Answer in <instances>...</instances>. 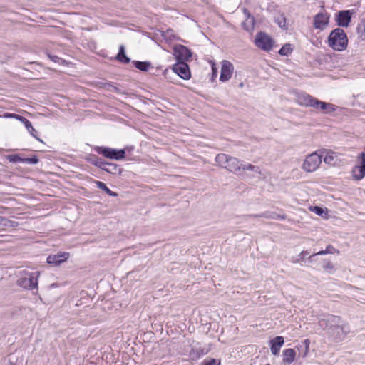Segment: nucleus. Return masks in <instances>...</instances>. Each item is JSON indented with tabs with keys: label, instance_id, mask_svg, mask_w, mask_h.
I'll list each match as a JSON object with an SVG mask.
<instances>
[{
	"label": "nucleus",
	"instance_id": "1",
	"mask_svg": "<svg viewBox=\"0 0 365 365\" xmlns=\"http://www.w3.org/2000/svg\"><path fill=\"white\" fill-rule=\"evenodd\" d=\"M318 324L321 328L327 330L329 337L336 342L344 340L350 332L348 323L338 316L328 315L326 318L319 319Z\"/></svg>",
	"mask_w": 365,
	"mask_h": 365
},
{
	"label": "nucleus",
	"instance_id": "2",
	"mask_svg": "<svg viewBox=\"0 0 365 365\" xmlns=\"http://www.w3.org/2000/svg\"><path fill=\"white\" fill-rule=\"evenodd\" d=\"M297 103L303 106L312 107L316 110H322L326 114H330L335 110L333 104L321 101L305 93L297 96Z\"/></svg>",
	"mask_w": 365,
	"mask_h": 365
},
{
	"label": "nucleus",
	"instance_id": "3",
	"mask_svg": "<svg viewBox=\"0 0 365 365\" xmlns=\"http://www.w3.org/2000/svg\"><path fill=\"white\" fill-rule=\"evenodd\" d=\"M216 163L222 168L235 174H241L242 162L237 158L225 153L217 155Z\"/></svg>",
	"mask_w": 365,
	"mask_h": 365
},
{
	"label": "nucleus",
	"instance_id": "4",
	"mask_svg": "<svg viewBox=\"0 0 365 365\" xmlns=\"http://www.w3.org/2000/svg\"><path fill=\"white\" fill-rule=\"evenodd\" d=\"M346 34L341 29L332 31L329 36V44L334 50L343 51L347 46Z\"/></svg>",
	"mask_w": 365,
	"mask_h": 365
},
{
	"label": "nucleus",
	"instance_id": "5",
	"mask_svg": "<svg viewBox=\"0 0 365 365\" xmlns=\"http://www.w3.org/2000/svg\"><path fill=\"white\" fill-rule=\"evenodd\" d=\"M254 43L258 48L267 52L272 51L275 46L274 40L264 31L256 34Z\"/></svg>",
	"mask_w": 365,
	"mask_h": 365
},
{
	"label": "nucleus",
	"instance_id": "6",
	"mask_svg": "<svg viewBox=\"0 0 365 365\" xmlns=\"http://www.w3.org/2000/svg\"><path fill=\"white\" fill-rule=\"evenodd\" d=\"M322 157L323 155L317 152L312 153L307 155L302 164V169L307 173L317 170L322 163Z\"/></svg>",
	"mask_w": 365,
	"mask_h": 365
},
{
	"label": "nucleus",
	"instance_id": "7",
	"mask_svg": "<svg viewBox=\"0 0 365 365\" xmlns=\"http://www.w3.org/2000/svg\"><path fill=\"white\" fill-rule=\"evenodd\" d=\"M40 276V272L34 271L32 272H24V289L35 290L34 294L38 292V279Z\"/></svg>",
	"mask_w": 365,
	"mask_h": 365
},
{
	"label": "nucleus",
	"instance_id": "8",
	"mask_svg": "<svg viewBox=\"0 0 365 365\" xmlns=\"http://www.w3.org/2000/svg\"><path fill=\"white\" fill-rule=\"evenodd\" d=\"M96 151L104 157L110 159L120 160L125 158L124 150H115L110 148L98 147Z\"/></svg>",
	"mask_w": 365,
	"mask_h": 365
},
{
	"label": "nucleus",
	"instance_id": "9",
	"mask_svg": "<svg viewBox=\"0 0 365 365\" xmlns=\"http://www.w3.org/2000/svg\"><path fill=\"white\" fill-rule=\"evenodd\" d=\"M321 155H323L324 162L331 166H339L341 163L340 153L334 152L331 150H319Z\"/></svg>",
	"mask_w": 365,
	"mask_h": 365
},
{
	"label": "nucleus",
	"instance_id": "10",
	"mask_svg": "<svg viewBox=\"0 0 365 365\" xmlns=\"http://www.w3.org/2000/svg\"><path fill=\"white\" fill-rule=\"evenodd\" d=\"M41 66L36 62H28L24 64V78H39Z\"/></svg>",
	"mask_w": 365,
	"mask_h": 365
},
{
	"label": "nucleus",
	"instance_id": "11",
	"mask_svg": "<svg viewBox=\"0 0 365 365\" xmlns=\"http://www.w3.org/2000/svg\"><path fill=\"white\" fill-rule=\"evenodd\" d=\"M173 54L177 62L182 61L186 63L192 56L190 50L183 45H176L173 48Z\"/></svg>",
	"mask_w": 365,
	"mask_h": 365
},
{
	"label": "nucleus",
	"instance_id": "12",
	"mask_svg": "<svg viewBox=\"0 0 365 365\" xmlns=\"http://www.w3.org/2000/svg\"><path fill=\"white\" fill-rule=\"evenodd\" d=\"M359 165H356L353 170V177L356 180H361L365 176V153H361L358 157Z\"/></svg>",
	"mask_w": 365,
	"mask_h": 365
},
{
	"label": "nucleus",
	"instance_id": "13",
	"mask_svg": "<svg viewBox=\"0 0 365 365\" xmlns=\"http://www.w3.org/2000/svg\"><path fill=\"white\" fill-rule=\"evenodd\" d=\"M173 71L182 79L190 78L191 73L188 65L185 62L179 61L173 67Z\"/></svg>",
	"mask_w": 365,
	"mask_h": 365
},
{
	"label": "nucleus",
	"instance_id": "14",
	"mask_svg": "<svg viewBox=\"0 0 365 365\" xmlns=\"http://www.w3.org/2000/svg\"><path fill=\"white\" fill-rule=\"evenodd\" d=\"M233 70L234 66L231 62L227 60L222 61L220 81L222 82L229 81L232 77Z\"/></svg>",
	"mask_w": 365,
	"mask_h": 365
},
{
	"label": "nucleus",
	"instance_id": "15",
	"mask_svg": "<svg viewBox=\"0 0 365 365\" xmlns=\"http://www.w3.org/2000/svg\"><path fill=\"white\" fill-rule=\"evenodd\" d=\"M68 252H59L56 255H50L47 257V263L53 266H58L69 258Z\"/></svg>",
	"mask_w": 365,
	"mask_h": 365
},
{
	"label": "nucleus",
	"instance_id": "16",
	"mask_svg": "<svg viewBox=\"0 0 365 365\" xmlns=\"http://www.w3.org/2000/svg\"><path fill=\"white\" fill-rule=\"evenodd\" d=\"M284 343V337L276 336L270 341L271 344V352L273 355L277 356L279 354L281 347Z\"/></svg>",
	"mask_w": 365,
	"mask_h": 365
},
{
	"label": "nucleus",
	"instance_id": "17",
	"mask_svg": "<svg viewBox=\"0 0 365 365\" xmlns=\"http://www.w3.org/2000/svg\"><path fill=\"white\" fill-rule=\"evenodd\" d=\"M282 354L284 363L290 364L295 360L296 351L293 349H284Z\"/></svg>",
	"mask_w": 365,
	"mask_h": 365
},
{
	"label": "nucleus",
	"instance_id": "18",
	"mask_svg": "<svg viewBox=\"0 0 365 365\" xmlns=\"http://www.w3.org/2000/svg\"><path fill=\"white\" fill-rule=\"evenodd\" d=\"M101 166L104 167L103 170L111 173V174H118L120 175L122 170L121 168L116 164L112 163L106 162V164L101 165Z\"/></svg>",
	"mask_w": 365,
	"mask_h": 365
},
{
	"label": "nucleus",
	"instance_id": "19",
	"mask_svg": "<svg viewBox=\"0 0 365 365\" xmlns=\"http://www.w3.org/2000/svg\"><path fill=\"white\" fill-rule=\"evenodd\" d=\"M352 14L349 10L340 11L336 20L337 23H349Z\"/></svg>",
	"mask_w": 365,
	"mask_h": 365
},
{
	"label": "nucleus",
	"instance_id": "20",
	"mask_svg": "<svg viewBox=\"0 0 365 365\" xmlns=\"http://www.w3.org/2000/svg\"><path fill=\"white\" fill-rule=\"evenodd\" d=\"M24 127L26 128L28 132L34 137L36 140L40 142H43L39 138L37 137V131L34 128L31 122L24 118Z\"/></svg>",
	"mask_w": 365,
	"mask_h": 365
},
{
	"label": "nucleus",
	"instance_id": "21",
	"mask_svg": "<svg viewBox=\"0 0 365 365\" xmlns=\"http://www.w3.org/2000/svg\"><path fill=\"white\" fill-rule=\"evenodd\" d=\"M117 58L119 61L125 63H128L130 62V58L125 55V47L123 45L120 46Z\"/></svg>",
	"mask_w": 365,
	"mask_h": 365
},
{
	"label": "nucleus",
	"instance_id": "22",
	"mask_svg": "<svg viewBox=\"0 0 365 365\" xmlns=\"http://www.w3.org/2000/svg\"><path fill=\"white\" fill-rule=\"evenodd\" d=\"M245 170H251V171L255 172V173L261 174V170L259 167L255 166L250 163H242L241 173Z\"/></svg>",
	"mask_w": 365,
	"mask_h": 365
},
{
	"label": "nucleus",
	"instance_id": "23",
	"mask_svg": "<svg viewBox=\"0 0 365 365\" xmlns=\"http://www.w3.org/2000/svg\"><path fill=\"white\" fill-rule=\"evenodd\" d=\"M96 184L97 185V187H98L99 189L105 191L108 195L110 196H113V197H115L117 196V193L115 192H113L111 191L107 186L103 182H101V181H96Z\"/></svg>",
	"mask_w": 365,
	"mask_h": 365
},
{
	"label": "nucleus",
	"instance_id": "24",
	"mask_svg": "<svg viewBox=\"0 0 365 365\" xmlns=\"http://www.w3.org/2000/svg\"><path fill=\"white\" fill-rule=\"evenodd\" d=\"M135 66L143 71H147L150 67L151 64L148 61H135Z\"/></svg>",
	"mask_w": 365,
	"mask_h": 365
},
{
	"label": "nucleus",
	"instance_id": "25",
	"mask_svg": "<svg viewBox=\"0 0 365 365\" xmlns=\"http://www.w3.org/2000/svg\"><path fill=\"white\" fill-rule=\"evenodd\" d=\"M189 357L192 361H196L200 358L197 346H192L191 347V349L189 352Z\"/></svg>",
	"mask_w": 365,
	"mask_h": 365
},
{
	"label": "nucleus",
	"instance_id": "26",
	"mask_svg": "<svg viewBox=\"0 0 365 365\" xmlns=\"http://www.w3.org/2000/svg\"><path fill=\"white\" fill-rule=\"evenodd\" d=\"M292 51V48L291 47V45L289 43L284 44L281 49L279 51V53L281 56H289Z\"/></svg>",
	"mask_w": 365,
	"mask_h": 365
},
{
	"label": "nucleus",
	"instance_id": "27",
	"mask_svg": "<svg viewBox=\"0 0 365 365\" xmlns=\"http://www.w3.org/2000/svg\"><path fill=\"white\" fill-rule=\"evenodd\" d=\"M329 18L326 14H318L315 16L314 23H328Z\"/></svg>",
	"mask_w": 365,
	"mask_h": 365
},
{
	"label": "nucleus",
	"instance_id": "28",
	"mask_svg": "<svg viewBox=\"0 0 365 365\" xmlns=\"http://www.w3.org/2000/svg\"><path fill=\"white\" fill-rule=\"evenodd\" d=\"M276 213H269L268 212H264V213H262L260 215H251L252 217H265V218H269V219H277V217H276Z\"/></svg>",
	"mask_w": 365,
	"mask_h": 365
},
{
	"label": "nucleus",
	"instance_id": "29",
	"mask_svg": "<svg viewBox=\"0 0 365 365\" xmlns=\"http://www.w3.org/2000/svg\"><path fill=\"white\" fill-rule=\"evenodd\" d=\"M201 365H220V361H217L215 359H205L202 363Z\"/></svg>",
	"mask_w": 365,
	"mask_h": 365
},
{
	"label": "nucleus",
	"instance_id": "30",
	"mask_svg": "<svg viewBox=\"0 0 365 365\" xmlns=\"http://www.w3.org/2000/svg\"><path fill=\"white\" fill-rule=\"evenodd\" d=\"M38 162V158L36 155H33L31 158L24 157V163L36 164Z\"/></svg>",
	"mask_w": 365,
	"mask_h": 365
},
{
	"label": "nucleus",
	"instance_id": "31",
	"mask_svg": "<svg viewBox=\"0 0 365 365\" xmlns=\"http://www.w3.org/2000/svg\"><path fill=\"white\" fill-rule=\"evenodd\" d=\"M357 31L360 37L365 38V24H358Z\"/></svg>",
	"mask_w": 365,
	"mask_h": 365
},
{
	"label": "nucleus",
	"instance_id": "32",
	"mask_svg": "<svg viewBox=\"0 0 365 365\" xmlns=\"http://www.w3.org/2000/svg\"><path fill=\"white\" fill-rule=\"evenodd\" d=\"M310 210L319 216H322L324 213V210L318 206L312 207Z\"/></svg>",
	"mask_w": 365,
	"mask_h": 365
},
{
	"label": "nucleus",
	"instance_id": "33",
	"mask_svg": "<svg viewBox=\"0 0 365 365\" xmlns=\"http://www.w3.org/2000/svg\"><path fill=\"white\" fill-rule=\"evenodd\" d=\"M325 252L327 254H334L335 252L339 253V251L336 250L332 245H328L325 250Z\"/></svg>",
	"mask_w": 365,
	"mask_h": 365
},
{
	"label": "nucleus",
	"instance_id": "34",
	"mask_svg": "<svg viewBox=\"0 0 365 365\" xmlns=\"http://www.w3.org/2000/svg\"><path fill=\"white\" fill-rule=\"evenodd\" d=\"M10 162L16 163L19 161H21L22 159L17 155H11L8 157Z\"/></svg>",
	"mask_w": 365,
	"mask_h": 365
},
{
	"label": "nucleus",
	"instance_id": "35",
	"mask_svg": "<svg viewBox=\"0 0 365 365\" xmlns=\"http://www.w3.org/2000/svg\"><path fill=\"white\" fill-rule=\"evenodd\" d=\"M48 56L49 58L54 62H58L59 63H62L65 61L64 60L61 59V58H59L56 56H51L50 54H48Z\"/></svg>",
	"mask_w": 365,
	"mask_h": 365
},
{
	"label": "nucleus",
	"instance_id": "36",
	"mask_svg": "<svg viewBox=\"0 0 365 365\" xmlns=\"http://www.w3.org/2000/svg\"><path fill=\"white\" fill-rule=\"evenodd\" d=\"M302 343H303V344H304V346H305V349H306V350H305V353H304V356H305L307 355V352H308V351H309V343H310V342H309V339H305V340H304V341H303V342H302Z\"/></svg>",
	"mask_w": 365,
	"mask_h": 365
},
{
	"label": "nucleus",
	"instance_id": "37",
	"mask_svg": "<svg viewBox=\"0 0 365 365\" xmlns=\"http://www.w3.org/2000/svg\"><path fill=\"white\" fill-rule=\"evenodd\" d=\"M106 161H103V160H101V159H98V160H96V162L95 163V165H96V166H98L99 168H101V169L103 170V168H104V167L101 166V165H103V164H106Z\"/></svg>",
	"mask_w": 365,
	"mask_h": 365
},
{
	"label": "nucleus",
	"instance_id": "38",
	"mask_svg": "<svg viewBox=\"0 0 365 365\" xmlns=\"http://www.w3.org/2000/svg\"><path fill=\"white\" fill-rule=\"evenodd\" d=\"M197 349L199 351L200 357L202 355H205L207 353V351H205V349L200 346H197Z\"/></svg>",
	"mask_w": 365,
	"mask_h": 365
},
{
	"label": "nucleus",
	"instance_id": "39",
	"mask_svg": "<svg viewBox=\"0 0 365 365\" xmlns=\"http://www.w3.org/2000/svg\"><path fill=\"white\" fill-rule=\"evenodd\" d=\"M324 268H325L326 269H330V270H332V269H334V265H333V264H332V263H331V262H328V263L325 265Z\"/></svg>",
	"mask_w": 365,
	"mask_h": 365
},
{
	"label": "nucleus",
	"instance_id": "40",
	"mask_svg": "<svg viewBox=\"0 0 365 365\" xmlns=\"http://www.w3.org/2000/svg\"><path fill=\"white\" fill-rule=\"evenodd\" d=\"M327 254V252H325V250H321L317 253H314L313 255H326Z\"/></svg>",
	"mask_w": 365,
	"mask_h": 365
},
{
	"label": "nucleus",
	"instance_id": "41",
	"mask_svg": "<svg viewBox=\"0 0 365 365\" xmlns=\"http://www.w3.org/2000/svg\"><path fill=\"white\" fill-rule=\"evenodd\" d=\"M276 217L279 220H284L286 218L285 215H276Z\"/></svg>",
	"mask_w": 365,
	"mask_h": 365
},
{
	"label": "nucleus",
	"instance_id": "42",
	"mask_svg": "<svg viewBox=\"0 0 365 365\" xmlns=\"http://www.w3.org/2000/svg\"><path fill=\"white\" fill-rule=\"evenodd\" d=\"M279 26L283 29H287V24H279Z\"/></svg>",
	"mask_w": 365,
	"mask_h": 365
},
{
	"label": "nucleus",
	"instance_id": "43",
	"mask_svg": "<svg viewBox=\"0 0 365 365\" xmlns=\"http://www.w3.org/2000/svg\"><path fill=\"white\" fill-rule=\"evenodd\" d=\"M16 118L19 119L20 120L23 121V117L20 115H14Z\"/></svg>",
	"mask_w": 365,
	"mask_h": 365
},
{
	"label": "nucleus",
	"instance_id": "44",
	"mask_svg": "<svg viewBox=\"0 0 365 365\" xmlns=\"http://www.w3.org/2000/svg\"><path fill=\"white\" fill-rule=\"evenodd\" d=\"M212 71H213V73L214 74H216L217 73V69L212 66Z\"/></svg>",
	"mask_w": 365,
	"mask_h": 365
},
{
	"label": "nucleus",
	"instance_id": "45",
	"mask_svg": "<svg viewBox=\"0 0 365 365\" xmlns=\"http://www.w3.org/2000/svg\"><path fill=\"white\" fill-rule=\"evenodd\" d=\"M314 25H315L316 29H321V26H320L321 24H314Z\"/></svg>",
	"mask_w": 365,
	"mask_h": 365
},
{
	"label": "nucleus",
	"instance_id": "46",
	"mask_svg": "<svg viewBox=\"0 0 365 365\" xmlns=\"http://www.w3.org/2000/svg\"><path fill=\"white\" fill-rule=\"evenodd\" d=\"M339 26H348L349 24H339Z\"/></svg>",
	"mask_w": 365,
	"mask_h": 365
},
{
	"label": "nucleus",
	"instance_id": "47",
	"mask_svg": "<svg viewBox=\"0 0 365 365\" xmlns=\"http://www.w3.org/2000/svg\"><path fill=\"white\" fill-rule=\"evenodd\" d=\"M21 282H22L21 281V279H19V280H18V284H19L20 286H21Z\"/></svg>",
	"mask_w": 365,
	"mask_h": 365
},
{
	"label": "nucleus",
	"instance_id": "48",
	"mask_svg": "<svg viewBox=\"0 0 365 365\" xmlns=\"http://www.w3.org/2000/svg\"><path fill=\"white\" fill-rule=\"evenodd\" d=\"M240 87H241V88H242V87H243V83H241L240 84Z\"/></svg>",
	"mask_w": 365,
	"mask_h": 365
},
{
	"label": "nucleus",
	"instance_id": "49",
	"mask_svg": "<svg viewBox=\"0 0 365 365\" xmlns=\"http://www.w3.org/2000/svg\"><path fill=\"white\" fill-rule=\"evenodd\" d=\"M305 253H306V252L303 251V252H302L301 255H304Z\"/></svg>",
	"mask_w": 365,
	"mask_h": 365
}]
</instances>
